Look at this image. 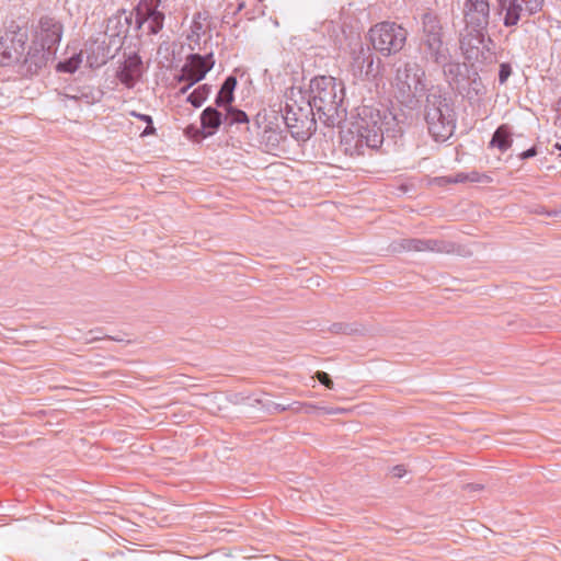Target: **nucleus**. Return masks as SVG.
<instances>
[{
	"label": "nucleus",
	"instance_id": "nucleus-18",
	"mask_svg": "<svg viewBox=\"0 0 561 561\" xmlns=\"http://www.w3.org/2000/svg\"><path fill=\"white\" fill-rule=\"evenodd\" d=\"M309 107L302 108L296 104L286 103L284 108L283 118L285 125L290 130L291 135H299L302 133L305 126L309 123Z\"/></svg>",
	"mask_w": 561,
	"mask_h": 561
},
{
	"label": "nucleus",
	"instance_id": "nucleus-38",
	"mask_svg": "<svg viewBox=\"0 0 561 561\" xmlns=\"http://www.w3.org/2000/svg\"><path fill=\"white\" fill-rule=\"evenodd\" d=\"M497 8L500 11H505L508 7L510 0H496Z\"/></svg>",
	"mask_w": 561,
	"mask_h": 561
},
{
	"label": "nucleus",
	"instance_id": "nucleus-1",
	"mask_svg": "<svg viewBox=\"0 0 561 561\" xmlns=\"http://www.w3.org/2000/svg\"><path fill=\"white\" fill-rule=\"evenodd\" d=\"M393 122L394 117L386 110L368 104L357 107L355 119L347 129L341 131V146L345 154L359 157L377 150Z\"/></svg>",
	"mask_w": 561,
	"mask_h": 561
},
{
	"label": "nucleus",
	"instance_id": "nucleus-40",
	"mask_svg": "<svg viewBox=\"0 0 561 561\" xmlns=\"http://www.w3.org/2000/svg\"><path fill=\"white\" fill-rule=\"evenodd\" d=\"M556 148H557V149H559V150H561V145L556 144Z\"/></svg>",
	"mask_w": 561,
	"mask_h": 561
},
{
	"label": "nucleus",
	"instance_id": "nucleus-25",
	"mask_svg": "<svg viewBox=\"0 0 561 561\" xmlns=\"http://www.w3.org/2000/svg\"><path fill=\"white\" fill-rule=\"evenodd\" d=\"M513 142L512 134L510 127L507 125H501L494 131L492 139L490 141L491 147H496L502 152H505L511 148Z\"/></svg>",
	"mask_w": 561,
	"mask_h": 561
},
{
	"label": "nucleus",
	"instance_id": "nucleus-34",
	"mask_svg": "<svg viewBox=\"0 0 561 561\" xmlns=\"http://www.w3.org/2000/svg\"><path fill=\"white\" fill-rule=\"evenodd\" d=\"M314 377L321 385H323L328 389H333L334 383L328 373L319 370L316 373Z\"/></svg>",
	"mask_w": 561,
	"mask_h": 561
},
{
	"label": "nucleus",
	"instance_id": "nucleus-3",
	"mask_svg": "<svg viewBox=\"0 0 561 561\" xmlns=\"http://www.w3.org/2000/svg\"><path fill=\"white\" fill-rule=\"evenodd\" d=\"M425 121L430 135L436 141L449 139L456 128V114L449 100L437 93L426 98Z\"/></svg>",
	"mask_w": 561,
	"mask_h": 561
},
{
	"label": "nucleus",
	"instance_id": "nucleus-17",
	"mask_svg": "<svg viewBox=\"0 0 561 561\" xmlns=\"http://www.w3.org/2000/svg\"><path fill=\"white\" fill-rule=\"evenodd\" d=\"M545 0H510L503 24L506 27L515 26L520 20L522 12L534 15L542 10Z\"/></svg>",
	"mask_w": 561,
	"mask_h": 561
},
{
	"label": "nucleus",
	"instance_id": "nucleus-24",
	"mask_svg": "<svg viewBox=\"0 0 561 561\" xmlns=\"http://www.w3.org/2000/svg\"><path fill=\"white\" fill-rule=\"evenodd\" d=\"M210 19L208 11H198L194 14L191 24V34L187 36L190 41L199 42L201 37L206 33L208 26L206 22Z\"/></svg>",
	"mask_w": 561,
	"mask_h": 561
},
{
	"label": "nucleus",
	"instance_id": "nucleus-10",
	"mask_svg": "<svg viewBox=\"0 0 561 561\" xmlns=\"http://www.w3.org/2000/svg\"><path fill=\"white\" fill-rule=\"evenodd\" d=\"M215 65L214 55L191 54L181 69L179 81H185L187 84L181 88V93H185L192 85L205 78L208 71Z\"/></svg>",
	"mask_w": 561,
	"mask_h": 561
},
{
	"label": "nucleus",
	"instance_id": "nucleus-22",
	"mask_svg": "<svg viewBox=\"0 0 561 561\" xmlns=\"http://www.w3.org/2000/svg\"><path fill=\"white\" fill-rule=\"evenodd\" d=\"M400 247L405 251H433L443 252L446 250L445 243L438 240L432 239H403L400 242Z\"/></svg>",
	"mask_w": 561,
	"mask_h": 561
},
{
	"label": "nucleus",
	"instance_id": "nucleus-37",
	"mask_svg": "<svg viewBox=\"0 0 561 561\" xmlns=\"http://www.w3.org/2000/svg\"><path fill=\"white\" fill-rule=\"evenodd\" d=\"M393 477L402 478L405 474V468L402 465L394 466L391 470Z\"/></svg>",
	"mask_w": 561,
	"mask_h": 561
},
{
	"label": "nucleus",
	"instance_id": "nucleus-29",
	"mask_svg": "<svg viewBox=\"0 0 561 561\" xmlns=\"http://www.w3.org/2000/svg\"><path fill=\"white\" fill-rule=\"evenodd\" d=\"M474 64H472L470 67L467 65V71H460V73H457V78H455L453 81H450V87L456 90L458 93L461 92V90L465 87V83L468 80V77L471 75V71L474 70L473 67Z\"/></svg>",
	"mask_w": 561,
	"mask_h": 561
},
{
	"label": "nucleus",
	"instance_id": "nucleus-19",
	"mask_svg": "<svg viewBox=\"0 0 561 561\" xmlns=\"http://www.w3.org/2000/svg\"><path fill=\"white\" fill-rule=\"evenodd\" d=\"M134 21V12H127L125 9L118 10L107 19L105 34H117L126 37Z\"/></svg>",
	"mask_w": 561,
	"mask_h": 561
},
{
	"label": "nucleus",
	"instance_id": "nucleus-8",
	"mask_svg": "<svg viewBox=\"0 0 561 561\" xmlns=\"http://www.w3.org/2000/svg\"><path fill=\"white\" fill-rule=\"evenodd\" d=\"M249 117L247 113L239 108H230L222 113L217 106H207L201 113V134L203 137L215 135L219 127H231L233 125L248 126Z\"/></svg>",
	"mask_w": 561,
	"mask_h": 561
},
{
	"label": "nucleus",
	"instance_id": "nucleus-12",
	"mask_svg": "<svg viewBox=\"0 0 561 561\" xmlns=\"http://www.w3.org/2000/svg\"><path fill=\"white\" fill-rule=\"evenodd\" d=\"M465 28L486 31L490 22L489 0H465L463 8Z\"/></svg>",
	"mask_w": 561,
	"mask_h": 561
},
{
	"label": "nucleus",
	"instance_id": "nucleus-16",
	"mask_svg": "<svg viewBox=\"0 0 561 561\" xmlns=\"http://www.w3.org/2000/svg\"><path fill=\"white\" fill-rule=\"evenodd\" d=\"M351 71L356 79L376 77L374 55L369 47L359 45L352 51Z\"/></svg>",
	"mask_w": 561,
	"mask_h": 561
},
{
	"label": "nucleus",
	"instance_id": "nucleus-13",
	"mask_svg": "<svg viewBox=\"0 0 561 561\" xmlns=\"http://www.w3.org/2000/svg\"><path fill=\"white\" fill-rule=\"evenodd\" d=\"M62 24L53 16H42L34 27L33 41L38 44H45L49 48L57 50L62 36Z\"/></svg>",
	"mask_w": 561,
	"mask_h": 561
},
{
	"label": "nucleus",
	"instance_id": "nucleus-28",
	"mask_svg": "<svg viewBox=\"0 0 561 561\" xmlns=\"http://www.w3.org/2000/svg\"><path fill=\"white\" fill-rule=\"evenodd\" d=\"M129 115L146 123L147 126L142 130V133L140 134L141 137H147V136L156 135L157 129L153 126V119H152V117L150 115L141 114V113H138L136 111L129 112Z\"/></svg>",
	"mask_w": 561,
	"mask_h": 561
},
{
	"label": "nucleus",
	"instance_id": "nucleus-15",
	"mask_svg": "<svg viewBox=\"0 0 561 561\" xmlns=\"http://www.w3.org/2000/svg\"><path fill=\"white\" fill-rule=\"evenodd\" d=\"M55 54L56 51L49 48V46L35 43V41L32 39L27 51L23 54L20 62H23L28 72L36 73L54 59Z\"/></svg>",
	"mask_w": 561,
	"mask_h": 561
},
{
	"label": "nucleus",
	"instance_id": "nucleus-6",
	"mask_svg": "<svg viewBox=\"0 0 561 561\" xmlns=\"http://www.w3.org/2000/svg\"><path fill=\"white\" fill-rule=\"evenodd\" d=\"M460 49L465 59L471 64L488 65L495 61L492 50L494 42L485 36V31L462 28L460 32Z\"/></svg>",
	"mask_w": 561,
	"mask_h": 561
},
{
	"label": "nucleus",
	"instance_id": "nucleus-23",
	"mask_svg": "<svg viewBox=\"0 0 561 561\" xmlns=\"http://www.w3.org/2000/svg\"><path fill=\"white\" fill-rule=\"evenodd\" d=\"M484 93L485 87L482 82L481 77L479 76L478 70L474 68V70L471 71V75L468 77V80L459 94L468 99L469 101H473L483 95Z\"/></svg>",
	"mask_w": 561,
	"mask_h": 561
},
{
	"label": "nucleus",
	"instance_id": "nucleus-27",
	"mask_svg": "<svg viewBox=\"0 0 561 561\" xmlns=\"http://www.w3.org/2000/svg\"><path fill=\"white\" fill-rule=\"evenodd\" d=\"M210 93V87L208 84L198 85L188 96L190 102L194 107H199Z\"/></svg>",
	"mask_w": 561,
	"mask_h": 561
},
{
	"label": "nucleus",
	"instance_id": "nucleus-5",
	"mask_svg": "<svg viewBox=\"0 0 561 561\" xmlns=\"http://www.w3.org/2000/svg\"><path fill=\"white\" fill-rule=\"evenodd\" d=\"M421 49L427 60L435 64L449 58L448 48L443 43V27L438 16L432 12L422 16Z\"/></svg>",
	"mask_w": 561,
	"mask_h": 561
},
{
	"label": "nucleus",
	"instance_id": "nucleus-2",
	"mask_svg": "<svg viewBox=\"0 0 561 561\" xmlns=\"http://www.w3.org/2000/svg\"><path fill=\"white\" fill-rule=\"evenodd\" d=\"M308 107L313 116L327 126L334 127L346 117L345 88L331 76L316 77L310 81Z\"/></svg>",
	"mask_w": 561,
	"mask_h": 561
},
{
	"label": "nucleus",
	"instance_id": "nucleus-41",
	"mask_svg": "<svg viewBox=\"0 0 561 561\" xmlns=\"http://www.w3.org/2000/svg\"><path fill=\"white\" fill-rule=\"evenodd\" d=\"M559 104L561 105V98H560Z\"/></svg>",
	"mask_w": 561,
	"mask_h": 561
},
{
	"label": "nucleus",
	"instance_id": "nucleus-33",
	"mask_svg": "<svg viewBox=\"0 0 561 561\" xmlns=\"http://www.w3.org/2000/svg\"><path fill=\"white\" fill-rule=\"evenodd\" d=\"M512 75V67L508 62H502L499 70V82L504 84Z\"/></svg>",
	"mask_w": 561,
	"mask_h": 561
},
{
	"label": "nucleus",
	"instance_id": "nucleus-32",
	"mask_svg": "<svg viewBox=\"0 0 561 561\" xmlns=\"http://www.w3.org/2000/svg\"><path fill=\"white\" fill-rule=\"evenodd\" d=\"M80 59L78 57L70 58L57 66L58 71L73 73L79 68Z\"/></svg>",
	"mask_w": 561,
	"mask_h": 561
},
{
	"label": "nucleus",
	"instance_id": "nucleus-39",
	"mask_svg": "<svg viewBox=\"0 0 561 561\" xmlns=\"http://www.w3.org/2000/svg\"><path fill=\"white\" fill-rule=\"evenodd\" d=\"M467 488L470 489V490H477V489L480 488V485H478V484L477 485L468 484Z\"/></svg>",
	"mask_w": 561,
	"mask_h": 561
},
{
	"label": "nucleus",
	"instance_id": "nucleus-30",
	"mask_svg": "<svg viewBox=\"0 0 561 561\" xmlns=\"http://www.w3.org/2000/svg\"><path fill=\"white\" fill-rule=\"evenodd\" d=\"M105 36L108 38L106 46H108L110 50H113L114 58L118 50L122 48L125 37L118 36L117 34H105Z\"/></svg>",
	"mask_w": 561,
	"mask_h": 561
},
{
	"label": "nucleus",
	"instance_id": "nucleus-11",
	"mask_svg": "<svg viewBox=\"0 0 561 561\" xmlns=\"http://www.w3.org/2000/svg\"><path fill=\"white\" fill-rule=\"evenodd\" d=\"M161 0H141L135 8V28L148 24L150 34H158L164 23V13L159 11Z\"/></svg>",
	"mask_w": 561,
	"mask_h": 561
},
{
	"label": "nucleus",
	"instance_id": "nucleus-4",
	"mask_svg": "<svg viewBox=\"0 0 561 561\" xmlns=\"http://www.w3.org/2000/svg\"><path fill=\"white\" fill-rule=\"evenodd\" d=\"M393 87L400 103L411 106L426 92L424 69L415 61L399 65L396 70Z\"/></svg>",
	"mask_w": 561,
	"mask_h": 561
},
{
	"label": "nucleus",
	"instance_id": "nucleus-20",
	"mask_svg": "<svg viewBox=\"0 0 561 561\" xmlns=\"http://www.w3.org/2000/svg\"><path fill=\"white\" fill-rule=\"evenodd\" d=\"M88 61L92 67H100L113 58V50L106 46L105 38L92 41L88 46Z\"/></svg>",
	"mask_w": 561,
	"mask_h": 561
},
{
	"label": "nucleus",
	"instance_id": "nucleus-36",
	"mask_svg": "<svg viewBox=\"0 0 561 561\" xmlns=\"http://www.w3.org/2000/svg\"><path fill=\"white\" fill-rule=\"evenodd\" d=\"M536 154H537V148L535 146H533L531 148L523 151L519 154V159L520 160H527V159H530V158L535 157Z\"/></svg>",
	"mask_w": 561,
	"mask_h": 561
},
{
	"label": "nucleus",
	"instance_id": "nucleus-7",
	"mask_svg": "<svg viewBox=\"0 0 561 561\" xmlns=\"http://www.w3.org/2000/svg\"><path fill=\"white\" fill-rule=\"evenodd\" d=\"M408 32L394 22H381L369 31L374 48L385 56L400 51L407 41Z\"/></svg>",
	"mask_w": 561,
	"mask_h": 561
},
{
	"label": "nucleus",
	"instance_id": "nucleus-26",
	"mask_svg": "<svg viewBox=\"0 0 561 561\" xmlns=\"http://www.w3.org/2000/svg\"><path fill=\"white\" fill-rule=\"evenodd\" d=\"M438 65L443 66L444 76L449 84L450 81L457 78V73H460V71H467V64L465 62L448 61L447 59L445 62Z\"/></svg>",
	"mask_w": 561,
	"mask_h": 561
},
{
	"label": "nucleus",
	"instance_id": "nucleus-31",
	"mask_svg": "<svg viewBox=\"0 0 561 561\" xmlns=\"http://www.w3.org/2000/svg\"><path fill=\"white\" fill-rule=\"evenodd\" d=\"M102 92L100 90L96 91H89V92H81L80 95L73 96L76 100L83 101L87 104H94L96 102H100L102 99Z\"/></svg>",
	"mask_w": 561,
	"mask_h": 561
},
{
	"label": "nucleus",
	"instance_id": "nucleus-9",
	"mask_svg": "<svg viewBox=\"0 0 561 561\" xmlns=\"http://www.w3.org/2000/svg\"><path fill=\"white\" fill-rule=\"evenodd\" d=\"M26 42V30L11 25L10 28L0 36V67L20 62L25 51Z\"/></svg>",
	"mask_w": 561,
	"mask_h": 561
},
{
	"label": "nucleus",
	"instance_id": "nucleus-14",
	"mask_svg": "<svg viewBox=\"0 0 561 561\" xmlns=\"http://www.w3.org/2000/svg\"><path fill=\"white\" fill-rule=\"evenodd\" d=\"M145 67L141 57L137 53L124 55V60L116 70V78L127 89H133L141 79Z\"/></svg>",
	"mask_w": 561,
	"mask_h": 561
},
{
	"label": "nucleus",
	"instance_id": "nucleus-35",
	"mask_svg": "<svg viewBox=\"0 0 561 561\" xmlns=\"http://www.w3.org/2000/svg\"><path fill=\"white\" fill-rule=\"evenodd\" d=\"M268 409L273 412L280 413V412L289 410L290 405H284L280 403L271 402V404L268 405Z\"/></svg>",
	"mask_w": 561,
	"mask_h": 561
},
{
	"label": "nucleus",
	"instance_id": "nucleus-21",
	"mask_svg": "<svg viewBox=\"0 0 561 561\" xmlns=\"http://www.w3.org/2000/svg\"><path fill=\"white\" fill-rule=\"evenodd\" d=\"M237 87V78L234 76H228L216 98H215V105L219 108H222L224 112L229 111L230 108H236L232 106V102L234 101V89Z\"/></svg>",
	"mask_w": 561,
	"mask_h": 561
}]
</instances>
